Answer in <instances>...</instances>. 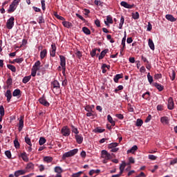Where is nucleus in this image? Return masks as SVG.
I'll return each mask as SVG.
<instances>
[{
    "mask_svg": "<svg viewBox=\"0 0 177 177\" xmlns=\"http://www.w3.org/2000/svg\"><path fill=\"white\" fill-rule=\"evenodd\" d=\"M44 68H41V61H37L31 69V76L35 77V75H37V71L41 73V71H44Z\"/></svg>",
    "mask_w": 177,
    "mask_h": 177,
    "instance_id": "f257e3e1",
    "label": "nucleus"
},
{
    "mask_svg": "<svg viewBox=\"0 0 177 177\" xmlns=\"http://www.w3.org/2000/svg\"><path fill=\"white\" fill-rule=\"evenodd\" d=\"M51 86L53 88V92L55 95H60L62 93V90L60 89V83L57 80H54L51 82Z\"/></svg>",
    "mask_w": 177,
    "mask_h": 177,
    "instance_id": "f03ea898",
    "label": "nucleus"
},
{
    "mask_svg": "<svg viewBox=\"0 0 177 177\" xmlns=\"http://www.w3.org/2000/svg\"><path fill=\"white\" fill-rule=\"evenodd\" d=\"M21 0H14L12 3L10 5V7L8 10V13H12V12H15L19 6V3H20Z\"/></svg>",
    "mask_w": 177,
    "mask_h": 177,
    "instance_id": "7ed1b4c3",
    "label": "nucleus"
},
{
    "mask_svg": "<svg viewBox=\"0 0 177 177\" xmlns=\"http://www.w3.org/2000/svg\"><path fill=\"white\" fill-rule=\"evenodd\" d=\"M78 153V149H72L66 153H64L62 155V160H66L68 157H73V156H75Z\"/></svg>",
    "mask_w": 177,
    "mask_h": 177,
    "instance_id": "20e7f679",
    "label": "nucleus"
},
{
    "mask_svg": "<svg viewBox=\"0 0 177 177\" xmlns=\"http://www.w3.org/2000/svg\"><path fill=\"white\" fill-rule=\"evenodd\" d=\"M15 26V17H11L6 23V27L8 30H12Z\"/></svg>",
    "mask_w": 177,
    "mask_h": 177,
    "instance_id": "39448f33",
    "label": "nucleus"
},
{
    "mask_svg": "<svg viewBox=\"0 0 177 177\" xmlns=\"http://www.w3.org/2000/svg\"><path fill=\"white\" fill-rule=\"evenodd\" d=\"M101 158L111 160L113 158V156H111V154H110V153H108L106 150H102L101 152Z\"/></svg>",
    "mask_w": 177,
    "mask_h": 177,
    "instance_id": "423d86ee",
    "label": "nucleus"
},
{
    "mask_svg": "<svg viewBox=\"0 0 177 177\" xmlns=\"http://www.w3.org/2000/svg\"><path fill=\"white\" fill-rule=\"evenodd\" d=\"M61 133L63 136H70V133H71V131H70L68 126L63 127L61 129Z\"/></svg>",
    "mask_w": 177,
    "mask_h": 177,
    "instance_id": "0eeeda50",
    "label": "nucleus"
},
{
    "mask_svg": "<svg viewBox=\"0 0 177 177\" xmlns=\"http://www.w3.org/2000/svg\"><path fill=\"white\" fill-rule=\"evenodd\" d=\"M60 59V66L63 71H66V57L64 55H59Z\"/></svg>",
    "mask_w": 177,
    "mask_h": 177,
    "instance_id": "6e6552de",
    "label": "nucleus"
},
{
    "mask_svg": "<svg viewBox=\"0 0 177 177\" xmlns=\"http://www.w3.org/2000/svg\"><path fill=\"white\" fill-rule=\"evenodd\" d=\"M174 106L175 104L174 103V98H172V97H169L167 102V109H169V110H174Z\"/></svg>",
    "mask_w": 177,
    "mask_h": 177,
    "instance_id": "1a4fd4ad",
    "label": "nucleus"
},
{
    "mask_svg": "<svg viewBox=\"0 0 177 177\" xmlns=\"http://www.w3.org/2000/svg\"><path fill=\"white\" fill-rule=\"evenodd\" d=\"M39 103H40V104H42L45 107H49V106H50V104H49L46 99H45V97H41L39 99Z\"/></svg>",
    "mask_w": 177,
    "mask_h": 177,
    "instance_id": "9d476101",
    "label": "nucleus"
},
{
    "mask_svg": "<svg viewBox=\"0 0 177 177\" xmlns=\"http://www.w3.org/2000/svg\"><path fill=\"white\" fill-rule=\"evenodd\" d=\"M50 55L51 57H55L56 56V44L53 43L51 44V50L50 51Z\"/></svg>",
    "mask_w": 177,
    "mask_h": 177,
    "instance_id": "9b49d317",
    "label": "nucleus"
},
{
    "mask_svg": "<svg viewBox=\"0 0 177 177\" xmlns=\"http://www.w3.org/2000/svg\"><path fill=\"white\" fill-rule=\"evenodd\" d=\"M23 118H24L22 116L19 118V128H18L19 132H21V131H23V128L24 127V120H23Z\"/></svg>",
    "mask_w": 177,
    "mask_h": 177,
    "instance_id": "f8f14e48",
    "label": "nucleus"
},
{
    "mask_svg": "<svg viewBox=\"0 0 177 177\" xmlns=\"http://www.w3.org/2000/svg\"><path fill=\"white\" fill-rule=\"evenodd\" d=\"M75 140L78 145H81L84 142V137L81 134H77L75 136Z\"/></svg>",
    "mask_w": 177,
    "mask_h": 177,
    "instance_id": "ddd939ff",
    "label": "nucleus"
},
{
    "mask_svg": "<svg viewBox=\"0 0 177 177\" xmlns=\"http://www.w3.org/2000/svg\"><path fill=\"white\" fill-rule=\"evenodd\" d=\"M121 6H123V8H126V9H132L133 7L134 6L133 4H128L127 1H122L120 3Z\"/></svg>",
    "mask_w": 177,
    "mask_h": 177,
    "instance_id": "4468645a",
    "label": "nucleus"
},
{
    "mask_svg": "<svg viewBox=\"0 0 177 177\" xmlns=\"http://www.w3.org/2000/svg\"><path fill=\"white\" fill-rule=\"evenodd\" d=\"M6 97H7V102L9 103L10 102V99H12V92L10 90H7L5 94Z\"/></svg>",
    "mask_w": 177,
    "mask_h": 177,
    "instance_id": "2eb2a0df",
    "label": "nucleus"
},
{
    "mask_svg": "<svg viewBox=\"0 0 177 177\" xmlns=\"http://www.w3.org/2000/svg\"><path fill=\"white\" fill-rule=\"evenodd\" d=\"M26 172H27V171L26 170H18L15 171L14 175L16 177H19L20 176V175H24L26 174Z\"/></svg>",
    "mask_w": 177,
    "mask_h": 177,
    "instance_id": "dca6fc26",
    "label": "nucleus"
},
{
    "mask_svg": "<svg viewBox=\"0 0 177 177\" xmlns=\"http://www.w3.org/2000/svg\"><path fill=\"white\" fill-rule=\"evenodd\" d=\"M165 17L167 20H168L169 21H171V22L176 21V18L174 17V15H172L167 14L166 15Z\"/></svg>",
    "mask_w": 177,
    "mask_h": 177,
    "instance_id": "f3484780",
    "label": "nucleus"
},
{
    "mask_svg": "<svg viewBox=\"0 0 177 177\" xmlns=\"http://www.w3.org/2000/svg\"><path fill=\"white\" fill-rule=\"evenodd\" d=\"M160 122H162V124L168 125V124H169V119H168V117L167 116H163L160 118Z\"/></svg>",
    "mask_w": 177,
    "mask_h": 177,
    "instance_id": "a211bd4d",
    "label": "nucleus"
},
{
    "mask_svg": "<svg viewBox=\"0 0 177 177\" xmlns=\"http://www.w3.org/2000/svg\"><path fill=\"white\" fill-rule=\"evenodd\" d=\"M109 52V49H105L104 50H102L99 57H98V59L99 60H102V59H103V57H104V56H106V54Z\"/></svg>",
    "mask_w": 177,
    "mask_h": 177,
    "instance_id": "6ab92c4d",
    "label": "nucleus"
},
{
    "mask_svg": "<svg viewBox=\"0 0 177 177\" xmlns=\"http://www.w3.org/2000/svg\"><path fill=\"white\" fill-rule=\"evenodd\" d=\"M48 55V50L46 49H44L40 52V58L45 59L46 57V55Z\"/></svg>",
    "mask_w": 177,
    "mask_h": 177,
    "instance_id": "aec40b11",
    "label": "nucleus"
},
{
    "mask_svg": "<svg viewBox=\"0 0 177 177\" xmlns=\"http://www.w3.org/2000/svg\"><path fill=\"white\" fill-rule=\"evenodd\" d=\"M44 161L47 162V164H49L53 161V158L52 156H44Z\"/></svg>",
    "mask_w": 177,
    "mask_h": 177,
    "instance_id": "412c9836",
    "label": "nucleus"
},
{
    "mask_svg": "<svg viewBox=\"0 0 177 177\" xmlns=\"http://www.w3.org/2000/svg\"><path fill=\"white\" fill-rule=\"evenodd\" d=\"M125 167H127V163L124 161L122 162V164L120 165V173L122 174L124 172V169H125Z\"/></svg>",
    "mask_w": 177,
    "mask_h": 177,
    "instance_id": "4be33fe9",
    "label": "nucleus"
},
{
    "mask_svg": "<svg viewBox=\"0 0 177 177\" xmlns=\"http://www.w3.org/2000/svg\"><path fill=\"white\" fill-rule=\"evenodd\" d=\"M138 150V147L136 145L133 146L130 149L127 150V154H129V153H131L133 154Z\"/></svg>",
    "mask_w": 177,
    "mask_h": 177,
    "instance_id": "5701e85b",
    "label": "nucleus"
},
{
    "mask_svg": "<svg viewBox=\"0 0 177 177\" xmlns=\"http://www.w3.org/2000/svg\"><path fill=\"white\" fill-rule=\"evenodd\" d=\"M62 25L64 27H66V28H70L71 27H73V24L71 22L64 21H62Z\"/></svg>",
    "mask_w": 177,
    "mask_h": 177,
    "instance_id": "b1692460",
    "label": "nucleus"
},
{
    "mask_svg": "<svg viewBox=\"0 0 177 177\" xmlns=\"http://www.w3.org/2000/svg\"><path fill=\"white\" fill-rule=\"evenodd\" d=\"M142 97L145 99V100H150V92L147 91L144 94H142Z\"/></svg>",
    "mask_w": 177,
    "mask_h": 177,
    "instance_id": "393cba45",
    "label": "nucleus"
},
{
    "mask_svg": "<svg viewBox=\"0 0 177 177\" xmlns=\"http://www.w3.org/2000/svg\"><path fill=\"white\" fill-rule=\"evenodd\" d=\"M154 86L158 88L159 92L164 91V86H162L158 83H154Z\"/></svg>",
    "mask_w": 177,
    "mask_h": 177,
    "instance_id": "a878e982",
    "label": "nucleus"
},
{
    "mask_svg": "<svg viewBox=\"0 0 177 177\" xmlns=\"http://www.w3.org/2000/svg\"><path fill=\"white\" fill-rule=\"evenodd\" d=\"M148 45L150 49H151V50H154L155 49L154 43L153 42V40L151 39H149Z\"/></svg>",
    "mask_w": 177,
    "mask_h": 177,
    "instance_id": "bb28decb",
    "label": "nucleus"
},
{
    "mask_svg": "<svg viewBox=\"0 0 177 177\" xmlns=\"http://www.w3.org/2000/svg\"><path fill=\"white\" fill-rule=\"evenodd\" d=\"M20 95H21V91L20 89H15L12 93V96L14 97L20 96Z\"/></svg>",
    "mask_w": 177,
    "mask_h": 177,
    "instance_id": "cd10ccee",
    "label": "nucleus"
},
{
    "mask_svg": "<svg viewBox=\"0 0 177 177\" xmlns=\"http://www.w3.org/2000/svg\"><path fill=\"white\" fill-rule=\"evenodd\" d=\"M82 31L84 34H86V35H91V30H89V28L87 27H83Z\"/></svg>",
    "mask_w": 177,
    "mask_h": 177,
    "instance_id": "c85d7f7f",
    "label": "nucleus"
},
{
    "mask_svg": "<svg viewBox=\"0 0 177 177\" xmlns=\"http://www.w3.org/2000/svg\"><path fill=\"white\" fill-rule=\"evenodd\" d=\"M124 21H125V19L124 18V16H122L120 18V22L118 26L119 30H121L122 28V26H124Z\"/></svg>",
    "mask_w": 177,
    "mask_h": 177,
    "instance_id": "c756f323",
    "label": "nucleus"
},
{
    "mask_svg": "<svg viewBox=\"0 0 177 177\" xmlns=\"http://www.w3.org/2000/svg\"><path fill=\"white\" fill-rule=\"evenodd\" d=\"M120 78H122V75L117 74L113 78L114 82H115L116 84L118 83V80H120Z\"/></svg>",
    "mask_w": 177,
    "mask_h": 177,
    "instance_id": "7c9ffc66",
    "label": "nucleus"
},
{
    "mask_svg": "<svg viewBox=\"0 0 177 177\" xmlns=\"http://www.w3.org/2000/svg\"><path fill=\"white\" fill-rule=\"evenodd\" d=\"M132 18L134 20H138L140 15H139V12H132L131 14Z\"/></svg>",
    "mask_w": 177,
    "mask_h": 177,
    "instance_id": "2f4dec72",
    "label": "nucleus"
},
{
    "mask_svg": "<svg viewBox=\"0 0 177 177\" xmlns=\"http://www.w3.org/2000/svg\"><path fill=\"white\" fill-rule=\"evenodd\" d=\"M104 131H106V129H101L100 127H97L94 129V132L95 133H102L103 132H104Z\"/></svg>",
    "mask_w": 177,
    "mask_h": 177,
    "instance_id": "473e14b6",
    "label": "nucleus"
},
{
    "mask_svg": "<svg viewBox=\"0 0 177 177\" xmlns=\"http://www.w3.org/2000/svg\"><path fill=\"white\" fill-rule=\"evenodd\" d=\"M55 172H56L57 175H60V174L63 172V169H62V167L57 166L55 167Z\"/></svg>",
    "mask_w": 177,
    "mask_h": 177,
    "instance_id": "72a5a7b5",
    "label": "nucleus"
},
{
    "mask_svg": "<svg viewBox=\"0 0 177 177\" xmlns=\"http://www.w3.org/2000/svg\"><path fill=\"white\" fill-rule=\"evenodd\" d=\"M7 67L9 70H10L12 73H16V66L12 64H8Z\"/></svg>",
    "mask_w": 177,
    "mask_h": 177,
    "instance_id": "f704fd0d",
    "label": "nucleus"
},
{
    "mask_svg": "<svg viewBox=\"0 0 177 177\" xmlns=\"http://www.w3.org/2000/svg\"><path fill=\"white\" fill-rule=\"evenodd\" d=\"M25 142L27 145H28V146H32V144L31 143V139L28 138V135L25 137Z\"/></svg>",
    "mask_w": 177,
    "mask_h": 177,
    "instance_id": "c9c22d12",
    "label": "nucleus"
},
{
    "mask_svg": "<svg viewBox=\"0 0 177 177\" xmlns=\"http://www.w3.org/2000/svg\"><path fill=\"white\" fill-rule=\"evenodd\" d=\"M46 143V139L44 137H41L39 140V145L42 146V145H45Z\"/></svg>",
    "mask_w": 177,
    "mask_h": 177,
    "instance_id": "e433bc0d",
    "label": "nucleus"
},
{
    "mask_svg": "<svg viewBox=\"0 0 177 177\" xmlns=\"http://www.w3.org/2000/svg\"><path fill=\"white\" fill-rule=\"evenodd\" d=\"M71 129H72V132L73 133H75V135H78V133H80V131H78V129H77V127H74V125H71Z\"/></svg>",
    "mask_w": 177,
    "mask_h": 177,
    "instance_id": "4c0bfd02",
    "label": "nucleus"
},
{
    "mask_svg": "<svg viewBox=\"0 0 177 177\" xmlns=\"http://www.w3.org/2000/svg\"><path fill=\"white\" fill-rule=\"evenodd\" d=\"M89 175L90 176H92V175L95 174H100V169H92L89 171Z\"/></svg>",
    "mask_w": 177,
    "mask_h": 177,
    "instance_id": "58836bf2",
    "label": "nucleus"
},
{
    "mask_svg": "<svg viewBox=\"0 0 177 177\" xmlns=\"http://www.w3.org/2000/svg\"><path fill=\"white\" fill-rule=\"evenodd\" d=\"M30 80H31V75L29 76H26L23 78L22 80V82L24 84H27V82H28V81H30Z\"/></svg>",
    "mask_w": 177,
    "mask_h": 177,
    "instance_id": "ea45409f",
    "label": "nucleus"
},
{
    "mask_svg": "<svg viewBox=\"0 0 177 177\" xmlns=\"http://www.w3.org/2000/svg\"><path fill=\"white\" fill-rule=\"evenodd\" d=\"M118 146V143L117 142H112L108 145V149H114Z\"/></svg>",
    "mask_w": 177,
    "mask_h": 177,
    "instance_id": "a19ab883",
    "label": "nucleus"
},
{
    "mask_svg": "<svg viewBox=\"0 0 177 177\" xmlns=\"http://www.w3.org/2000/svg\"><path fill=\"white\" fill-rule=\"evenodd\" d=\"M54 16H55L57 19H58L59 20H62V21H64V20H66V19H65L64 17H63L57 14V12H54Z\"/></svg>",
    "mask_w": 177,
    "mask_h": 177,
    "instance_id": "79ce46f5",
    "label": "nucleus"
},
{
    "mask_svg": "<svg viewBox=\"0 0 177 177\" xmlns=\"http://www.w3.org/2000/svg\"><path fill=\"white\" fill-rule=\"evenodd\" d=\"M0 115L1 117L5 115V108L2 105L0 106Z\"/></svg>",
    "mask_w": 177,
    "mask_h": 177,
    "instance_id": "37998d69",
    "label": "nucleus"
},
{
    "mask_svg": "<svg viewBox=\"0 0 177 177\" xmlns=\"http://www.w3.org/2000/svg\"><path fill=\"white\" fill-rule=\"evenodd\" d=\"M26 169H34V165L32 162H29L26 165Z\"/></svg>",
    "mask_w": 177,
    "mask_h": 177,
    "instance_id": "c03bdc74",
    "label": "nucleus"
},
{
    "mask_svg": "<svg viewBox=\"0 0 177 177\" xmlns=\"http://www.w3.org/2000/svg\"><path fill=\"white\" fill-rule=\"evenodd\" d=\"M143 125V120L142 119H138L136 121V127H142Z\"/></svg>",
    "mask_w": 177,
    "mask_h": 177,
    "instance_id": "a18cd8bd",
    "label": "nucleus"
},
{
    "mask_svg": "<svg viewBox=\"0 0 177 177\" xmlns=\"http://www.w3.org/2000/svg\"><path fill=\"white\" fill-rule=\"evenodd\" d=\"M14 145L16 149H20V143L19 142V140L15 139L14 140Z\"/></svg>",
    "mask_w": 177,
    "mask_h": 177,
    "instance_id": "49530a36",
    "label": "nucleus"
},
{
    "mask_svg": "<svg viewBox=\"0 0 177 177\" xmlns=\"http://www.w3.org/2000/svg\"><path fill=\"white\" fill-rule=\"evenodd\" d=\"M15 63H18V64H20L21 63H23L24 62V59L23 57L21 58H17L15 59Z\"/></svg>",
    "mask_w": 177,
    "mask_h": 177,
    "instance_id": "de8ad7c7",
    "label": "nucleus"
},
{
    "mask_svg": "<svg viewBox=\"0 0 177 177\" xmlns=\"http://www.w3.org/2000/svg\"><path fill=\"white\" fill-rule=\"evenodd\" d=\"M147 78H148V81H149V84H152L153 83V76L150 75V73H148Z\"/></svg>",
    "mask_w": 177,
    "mask_h": 177,
    "instance_id": "09e8293b",
    "label": "nucleus"
},
{
    "mask_svg": "<svg viewBox=\"0 0 177 177\" xmlns=\"http://www.w3.org/2000/svg\"><path fill=\"white\" fill-rule=\"evenodd\" d=\"M5 155L6 156V157H8V158H12V153L10 152V151H6Z\"/></svg>",
    "mask_w": 177,
    "mask_h": 177,
    "instance_id": "8fccbe9b",
    "label": "nucleus"
},
{
    "mask_svg": "<svg viewBox=\"0 0 177 177\" xmlns=\"http://www.w3.org/2000/svg\"><path fill=\"white\" fill-rule=\"evenodd\" d=\"M170 77H171V81H174L175 80V78L176 77V73H175V71L173 70L171 71V76H170Z\"/></svg>",
    "mask_w": 177,
    "mask_h": 177,
    "instance_id": "3c124183",
    "label": "nucleus"
},
{
    "mask_svg": "<svg viewBox=\"0 0 177 177\" xmlns=\"http://www.w3.org/2000/svg\"><path fill=\"white\" fill-rule=\"evenodd\" d=\"M106 21H107V23H109V24H113V18L110 16H107Z\"/></svg>",
    "mask_w": 177,
    "mask_h": 177,
    "instance_id": "603ef678",
    "label": "nucleus"
},
{
    "mask_svg": "<svg viewBox=\"0 0 177 177\" xmlns=\"http://www.w3.org/2000/svg\"><path fill=\"white\" fill-rule=\"evenodd\" d=\"M75 55L78 57V59H81V57H82V53H81V51L78 50L76 51Z\"/></svg>",
    "mask_w": 177,
    "mask_h": 177,
    "instance_id": "864d4df0",
    "label": "nucleus"
},
{
    "mask_svg": "<svg viewBox=\"0 0 177 177\" xmlns=\"http://www.w3.org/2000/svg\"><path fill=\"white\" fill-rule=\"evenodd\" d=\"M82 171H78L77 173H74L72 174V177H80L81 176Z\"/></svg>",
    "mask_w": 177,
    "mask_h": 177,
    "instance_id": "5fc2aeb1",
    "label": "nucleus"
},
{
    "mask_svg": "<svg viewBox=\"0 0 177 177\" xmlns=\"http://www.w3.org/2000/svg\"><path fill=\"white\" fill-rule=\"evenodd\" d=\"M97 48H95V49H93V50L91 52L90 55H91V57H95V55H96V51H97Z\"/></svg>",
    "mask_w": 177,
    "mask_h": 177,
    "instance_id": "6e6d98bb",
    "label": "nucleus"
},
{
    "mask_svg": "<svg viewBox=\"0 0 177 177\" xmlns=\"http://www.w3.org/2000/svg\"><path fill=\"white\" fill-rule=\"evenodd\" d=\"M106 67H107V66H106V64H102V70L103 74H104V73H106V71H107V70H106Z\"/></svg>",
    "mask_w": 177,
    "mask_h": 177,
    "instance_id": "4d7b16f0",
    "label": "nucleus"
},
{
    "mask_svg": "<svg viewBox=\"0 0 177 177\" xmlns=\"http://www.w3.org/2000/svg\"><path fill=\"white\" fill-rule=\"evenodd\" d=\"M6 84L7 85H8L9 86H10V85H12V84H13V80H12V78H8L6 81Z\"/></svg>",
    "mask_w": 177,
    "mask_h": 177,
    "instance_id": "13d9d810",
    "label": "nucleus"
},
{
    "mask_svg": "<svg viewBox=\"0 0 177 177\" xmlns=\"http://www.w3.org/2000/svg\"><path fill=\"white\" fill-rule=\"evenodd\" d=\"M42 23H45V19H44V17L40 16L39 17V24H42Z\"/></svg>",
    "mask_w": 177,
    "mask_h": 177,
    "instance_id": "bf43d9fd",
    "label": "nucleus"
},
{
    "mask_svg": "<svg viewBox=\"0 0 177 177\" xmlns=\"http://www.w3.org/2000/svg\"><path fill=\"white\" fill-rule=\"evenodd\" d=\"M127 109L130 113H133V107L130 104H128Z\"/></svg>",
    "mask_w": 177,
    "mask_h": 177,
    "instance_id": "052dcab7",
    "label": "nucleus"
},
{
    "mask_svg": "<svg viewBox=\"0 0 177 177\" xmlns=\"http://www.w3.org/2000/svg\"><path fill=\"white\" fill-rule=\"evenodd\" d=\"M106 39H108V41H110L111 44H114V40L111 39V35H107Z\"/></svg>",
    "mask_w": 177,
    "mask_h": 177,
    "instance_id": "680f3d73",
    "label": "nucleus"
},
{
    "mask_svg": "<svg viewBox=\"0 0 177 177\" xmlns=\"http://www.w3.org/2000/svg\"><path fill=\"white\" fill-rule=\"evenodd\" d=\"M115 117H117V118H118L119 120H124V115L121 113L116 114Z\"/></svg>",
    "mask_w": 177,
    "mask_h": 177,
    "instance_id": "e2e57ef3",
    "label": "nucleus"
},
{
    "mask_svg": "<svg viewBox=\"0 0 177 177\" xmlns=\"http://www.w3.org/2000/svg\"><path fill=\"white\" fill-rule=\"evenodd\" d=\"M175 164H177V158L170 161V165H175Z\"/></svg>",
    "mask_w": 177,
    "mask_h": 177,
    "instance_id": "0e129e2a",
    "label": "nucleus"
},
{
    "mask_svg": "<svg viewBox=\"0 0 177 177\" xmlns=\"http://www.w3.org/2000/svg\"><path fill=\"white\" fill-rule=\"evenodd\" d=\"M41 8L43 10H45L46 9V7L45 6V0H41Z\"/></svg>",
    "mask_w": 177,
    "mask_h": 177,
    "instance_id": "69168bd1",
    "label": "nucleus"
},
{
    "mask_svg": "<svg viewBox=\"0 0 177 177\" xmlns=\"http://www.w3.org/2000/svg\"><path fill=\"white\" fill-rule=\"evenodd\" d=\"M67 79H64L62 83V86H67Z\"/></svg>",
    "mask_w": 177,
    "mask_h": 177,
    "instance_id": "338daca9",
    "label": "nucleus"
},
{
    "mask_svg": "<svg viewBox=\"0 0 177 177\" xmlns=\"http://www.w3.org/2000/svg\"><path fill=\"white\" fill-rule=\"evenodd\" d=\"M95 24L97 26V27H100V21L99 19H96L95 21Z\"/></svg>",
    "mask_w": 177,
    "mask_h": 177,
    "instance_id": "774afa93",
    "label": "nucleus"
}]
</instances>
